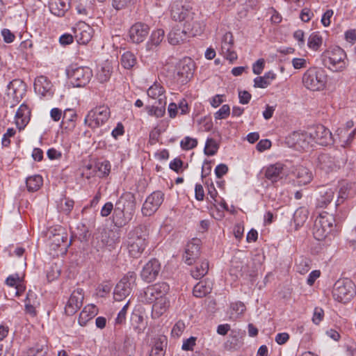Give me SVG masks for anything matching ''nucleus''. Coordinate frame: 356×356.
Returning <instances> with one entry per match:
<instances>
[{
  "mask_svg": "<svg viewBox=\"0 0 356 356\" xmlns=\"http://www.w3.org/2000/svg\"><path fill=\"white\" fill-rule=\"evenodd\" d=\"M271 146V142L268 139L261 140L257 145V149L259 152H263L268 149Z\"/></svg>",
  "mask_w": 356,
  "mask_h": 356,
  "instance_id": "obj_64",
  "label": "nucleus"
},
{
  "mask_svg": "<svg viewBox=\"0 0 356 356\" xmlns=\"http://www.w3.org/2000/svg\"><path fill=\"white\" fill-rule=\"evenodd\" d=\"M76 118V114L72 109H66L63 115L62 123H68L69 126H74V122Z\"/></svg>",
  "mask_w": 356,
  "mask_h": 356,
  "instance_id": "obj_46",
  "label": "nucleus"
},
{
  "mask_svg": "<svg viewBox=\"0 0 356 356\" xmlns=\"http://www.w3.org/2000/svg\"><path fill=\"white\" fill-rule=\"evenodd\" d=\"M311 143L315 142L321 145H329L333 143L330 131L322 124L314 126L308 129Z\"/></svg>",
  "mask_w": 356,
  "mask_h": 356,
  "instance_id": "obj_13",
  "label": "nucleus"
},
{
  "mask_svg": "<svg viewBox=\"0 0 356 356\" xmlns=\"http://www.w3.org/2000/svg\"><path fill=\"white\" fill-rule=\"evenodd\" d=\"M49 233L50 235L49 236L48 241L49 246L51 250H56L61 245H63L65 249L68 246L67 243V234L63 229L59 228L58 229H55L54 233L53 231H50Z\"/></svg>",
  "mask_w": 356,
  "mask_h": 356,
  "instance_id": "obj_25",
  "label": "nucleus"
},
{
  "mask_svg": "<svg viewBox=\"0 0 356 356\" xmlns=\"http://www.w3.org/2000/svg\"><path fill=\"white\" fill-rule=\"evenodd\" d=\"M136 274L134 272L127 273L115 288L113 293L115 300L121 301L127 297L136 285Z\"/></svg>",
  "mask_w": 356,
  "mask_h": 356,
  "instance_id": "obj_10",
  "label": "nucleus"
},
{
  "mask_svg": "<svg viewBox=\"0 0 356 356\" xmlns=\"http://www.w3.org/2000/svg\"><path fill=\"white\" fill-rule=\"evenodd\" d=\"M264 65L265 62L263 58L257 60L252 66L253 73L257 75L260 74L264 68Z\"/></svg>",
  "mask_w": 356,
  "mask_h": 356,
  "instance_id": "obj_58",
  "label": "nucleus"
},
{
  "mask_svg": "<svg viewBox=\"0 0 356 356\" xmlns=\"http://www.w3.org/2000/svg\"><path fill=\"white\" fill-rule=\"evenodd\" d=\"M15 134V130L13 128L8 129L7 131L3 134L1 143L3 146H8L10 143V138Z\"/></svg>",
  "mask_w": 356,
  "mask_h": 356,
  "instance_id": "obj_56",
  "label": "nucleus"
},
{
  "mask_svg": "<svg viewBox=\"0 0 356 356\" xmlns=\"http://www.w3.org/2000/svg\"><path fill=\"white\" fill-rule=\"evenodd\" d=\"M85 1L82 0L76 7L77 13L81 15L92 17L93 14V7L91 3L88 5L84 3Z\"/></svg>",
  "mask_w": 356,
  "mask_h": 356,
  "instance_id": "obj_44",
  "label": "nucleus"
},
{
  "mask_svg": "<svg viewBox=\"0 0 356 356\" xmlns=\"http://www.w3.org/2000/svg\"><path fill=\"white\" fill-rule=\"evenodd\" d=\"M325 82L326 78L323 72L315 67L308 69L302 76L304 86L313 91L322 90Z\"/></svg>",
  "mask_w": 356,
  "mask_h": 356,
  "instance_id": "obj_9",
  "label": "nucleus"
},
{
  "mask_svg": "<svg viewBox=\"0 0 356 356\" xmlns=\"http://www.w3.org/2000/svg\"><path fill=\"white\" fill-rule=\"evenodd\" d=\"M51 85L47 78L44 76H40L35 79L34 82V89L35 92L44 96L51 89Z\"/></svg>",
  "mask_w": 356,
  "mask_h": 356,
  "instance_id": "obj_33",
  "label": "nucleus"
},
{
  "mask_svg": "<svg viewBox=\"0 0 356 356\" xmlns=\"http://www.w3.org/2000/svg\"><path fill=\"white\" fill-rule=\"evenodd\" d=\"M93 29L88 24L79 22L73 28V33L77 42L80 44H86L93 36Z\"/></svg>",
  "mask_w": 356,
  "mask_h": 356,
  "instance_id": "obj_18",
  "label": "nucleus"
},
{
  "mask_svg": "<svg viewBox=\"0 0 356 356\" xmlns=\"http://www.w3.org/2000/svg\"><path fill=\"white\" fill-rule=\"evenodd\" d=\"M1 35L3 36V41L6 43H10L14 41L15 35L9 29H3L1 31Z\"/></svg>",
  "mask_w": 356,
  "mask_h": 356,
  "instance_id": "obj_60",
  "label": "nucleus"
},
{
  "mask_svg": "<svg viewBox=\"0 0 356 356\" xmlns=\"http://www.w3.org/2000/svg\"><path fill=\"white\" fill-rule=\"evenodd\" d=\"M338 188L337 207L343 203L346 200L353 198L356 194V184L353 181L342 180L339 182Z\"/></svg>",
  "mask_w": 356,
  "mask_h": 356,
  "instance_id": "obj_17",
  "label": "nucleus"
},
{
  "mask_svg": "<svg viewBox=\"0 0 356 356\" xmlns=\"http://www.w3.org/2000/svg\"><path fill=\"white\" fill-rule=\"evenodd\" d=\"M164 31L162 29H157L152 32L150 36V40L147 43V47L152 49L153 46H158L163 40Z\"/></svg>",
  "mask_w": 356,
  "mask_h": 356,
  "instance_id": "obj_40",
  "label": "nucleus"
},
{
  "mask_svg": "<svg viewBox=\"0 0 356 356\" xmlns=\"http://www.w3.org/2000/svg\"><path fill=\"white\" fill-rule=\"evenodd\" d=\"M147 231L145 225H139L128 235L127 250L131 257L138 258L147 246Z\"/></svg>",
  "mask_w": 356,
  "mask_h": 356,
  "instance_id": "obj_3",
  "label": "nucleus"
},
{
  "mask_svg": "<svg viewBox=\"0 0 356 356\" xmlns=\"http://www.w3.org/2000/svg\"><path fill=\"white\" fill-rule=\"evenodd\" d=\"M169 285L165 282H160L147 286L140 294L142 302L152 303L165 296L169 291Z\"/></svg>",
  "mask_w": 356,
  "mask_h": 356,
  "instance_id": "obj_12",
  "label": "nucleus"
},
{
  "mask_svg": "<svg viewBox=\"0 0 356 356\" xmlns=\"http://www.w3.org/2000/svg\"><path fill=\"white\" fill-rule=\"evenodd\" d=\"M356 295V288L354 282L348 279L338 280L334 284L332 296L339 302L346 303Z\"/></svg>",
  "mask_w": 356,
  "mask_h": 356,
  "instance_id": "obj_6",
  "label": "nucleus"
},
{
  "mask_svg": "<svg viewBox=\"0 0 356 356\" xmlns=\"http://www.w3.org/2000/svg\"><path fill=\"white\" fill-rule=\"evenodd\" d=\"M164 199V194L161 191H155L150 194L145 200L142 207L144 216H150L154 214L161 205Z\"/></svg>",
  "mask_w": 356,
  "mask_h": 356,
  "instance_id": "obj_16",
  "label": "nucleus"
},
{
  "mask_svg": "<svg viewBox=\"0 0 356 356\" xmlns=\"http://www.w3.org/2000/svg\"><path fill=\"white\" fill-rule=\"evenodd\" d=\"M67 75L70 83L74 87H83L91 79L92 72L88 67L72 65L67 70Z\"/></svg>",
  "mask_w": 356,
  "mask_h": 356,
  "instance_id": "obj_8",
  "label": "nucleus"
},
{
  "mask_svg": "<svg viewBox=\"0 0 356 356\" xmlns=\"http://www.w3.org/2000/svg\"><path fill=\"white\" fill-rule=\"evenodd\" d=\"M324 65L334 72L343 70L346 65V54L339 47H335L325 51L323 55Z\"/></svg>",
  "mask_w": 356,
  "mask_h": 356,
  "instance_id": "obj_5",
  "label": "nucleus"
},
{
  "mask_svg": "<svg viewBox=\"0 0 356 356\" xmlns=\"http://www.w3.org/2000/svg\"><path fill=\"white\" fill-rule=\"evenodd\" d=\"M196 338L191 337L190 338L184 341L181 348L184 350H193V347L195 346Z\"/></svg>",
  "mask_w": 356,
  "mask_h": 356,
  "instance_id": "obj_57",
  "label": "nucleus"
},
{
  "mask_svg": "<svg viewBox=\"0 0 356 356\" xmlns=\"http://www.w3.org/2000/svg\"><path fill=\"white\" fill-rule=\"evenodd\" d=\"M276 74L273 72H268L263 76H257L254 79V86L255 88H265L268 87L271 81L275 79Z\"/></svg>",
  "mask_w": 356,
  "mask_h": 356,
  "instance_id": "obj_35",
  "label": "nucleus"
},
{
  "mask_svg": "<svg viewBox=\"0 0 356 356\" xmlns=\"http://www.w3.org/2000/svg\"><path fill=\"white\" fill-rule=\"evenodd\" d=\"M194 62L191 58L185 57L177 65L175 78L177 81L184 84L193 75Z\"/></svg>",
  "mask_w": 356,
  "mask_h": 356,
  "instance_id": "obj_15",
  "label": "nucleus"
},
{
  "mask_svg": "<svg viewBox=\"0 0 356 356\" xmlns=\"http://www.w3.org/2000/svg\"><path fill=\"white\" fill-rule=\"evenodd\" d=\"M189 35H192L186 28L181 29L179 26H175L168 33V40L172 45H178L187 40Z\"/></svg>",
  "mask_w": 356,
  "mask_h": 356,
  "instance_id": "obj_26",
  "label": "nucleus"
},
{
  "mask_svg": "<svg viewBox=\"0 0 356 356\" xmlns=\"http://www.w3.org/2000/svg\"><path fill=\"white\" fill-rule=\"evenodd\" d=\"M164 89L163 88L157 83H154L147 90V95L152 98H159V101H161V97L163 95Z\"/></svg>",
  "mask_w": 356,
  "mask_h": 356,
  "instance_id": "obj_43",
  "label": "nucleus"
},
{
  "mask_svg": "<svg viewBox=\"0 0 356 356\" xmlns=\"http://www.w3.org/2000/svg\"><path fill=\"white\" fill-rule=\"evenodd\" d=\"M311 261L307 257H300L296 261V270L300 274L305 275L309 272L311 268Z\"/></svg>",
  "mask_w": 356,
  "mask_h": 356,
  "instance_id": "obj_38",
  "label": "nucleus"
},
{
  "mask_svg": "<svg viewBox=\"0 0 356 356\" xmlns=\"http://www.w3.org/2000/svg\"><path fill=\"white\" fill-rule=\"evenodd\" d=\"M251 97V94L246 90L239 91L238 92L239 102L242 104H248L250 102Z\"/></svg>",
  "mask_w": 356,
  "mask_h": 356,
  "instance_id": "obj_62",
  "label": "nucleus"
},
{
  "mask_svg": "<svg viewBox=\"0 0 356 356\" xmlns=\"http://www.w3.org/2000/svg\"><path fill=\"white\" fill-rule=\"evenodd\" d=\"M228 171V167L227 165L221 163L216 166L215 169V173L218 178H221Z\"/></svg>",
  "mask_w": 356,
  "mask_h": 356,
  "instance_id": "obj_61",
  "label": "nucleus"
},
{
  "mask_svg": "<svg viewBox=\"0 0 356 356\" xmlns=\"http://www.w3.org/2000/svg\"><path fill=\"white\" fill-rule=\"evenodd\" d=\"M309 136L308 131H293L286 137L285 142L289 147L298 151L306 150L309 149L311 144Z\"/></svg>",
  "mask_w": 356,
  "mask_h": 356,
  "instance_id": "obj_14",
  "label": "nucleus"
},
{
  "mask_svg": "<svg viewBox=\"0 0 356 356\" xmlns=\"http://www.w3.org/2000/svg\"><path fill=\"white\" fill-rule=\"evenodd\" d=\"M221 54L230 62L237 59V54L234 49V38L231 32L225 33L221 39Z\"/></svg>",
  "mask_w": 356,
  "mask_h": 356,
  "instance_id": "obj_21",
  "label": "nucleus"
},
{
  "mask_svg": "<svg viewBox=\"0 0 356 356\" xmlns=\"http://www.w3.org/2000/svg\"><path fill=\"white\" fill-rule=\"evenodd\" d=\"M185 328H186L185 323L181 321H179L174 325V327L172 330V334L174 336L179 337L182 334V332H184Z\"/></svg>",
  "mask_w": 356,
  "mask_h": 356,
  "instance_id": "obj_54",
  "label": "nucleus"
},
{
  "mask_svg": "<svg viewBox=\"0 0 356 356\" xmlns=\"http://www.w3.org/2000/svg\"><path fill=\"white\" fill-rule=\"evenodd\" d=\"M136 209V198L131 193H124L117 201L113 211L115 225L122 227L133 218Z\"/></svg>",
  "mask_w": 356,
  "mask_h": 356,
  "instance_id": "obj_2",
  "label": "nucleus"
},
{
  "mask_svg": "<svg viewBox=\"0 0 356 356\" xmlns=\"http://www.w3.org/2000/svg\"><path fill=\"white\" fill-rule=\"evenodd\" d=\"M218 149V146L214 139L208 138L207 140L204 147L205 154L208 156H213L217 152Z\"/></svg>",
  "mask_w": 356,
  "mask_h": 356,
  "instance_id": "obj_45",
  "label": "nucleus"
},
{
  "mask_svg": "<svg viewBox=\"0 0 356 356\" xmlns=\"http://www.w3.org/2000/svg\"><path fill=\"white\" fill-rule=\"evenodd\" d=\"M171 16L175 21H185L184 26L192 35L200 34L203 25L195 20V13L191 5L186 0H176L171 7Z\"/></svg>",
  "mask_w": 356,
  "mask_h": 356,
  "instance_id": "obj_1",
  "label": "nucleus"
},
{
  "mask_svg": "<svg viewBox=\"0 0 356 356\" xmlns=\"http://www.w3.org/2000/svg\"><path fill=\"white\" fill-rule=\"evenodd\" d=\"M110 117V110L106 106L96 107L88 112L85 118L84 123L92 129L100 127Z\"/></svg>",
  "mask_w": 356,
  "mask_h": 356,
  "instance_id": "obj_11",
  "label": "nucleus"
},
{
  "mask_svg": "<svg viewBox=\"0 0 356 356\" xmlns=\"http://www.w3.org/2000/svg\"><path fill=\"white\" fill-rule=\"evenodd\" d=\"M129 301H128L124 307L122 308V309L120 311V312L118 314L117 318H115V323L116 324H123L125 322L126 320V314H127V310L129 306Z\"/></svg>",
  "mask_w": 356,
  "mask_h": 356,
  "instance_id": "obj_53",
  "label": "nucleus"
},
{
  "mask_svg": "<svg viewBox=\"0 0 356 356\" xmlns=\"http://www.w3.org/2000/svg\"><path fill=\"white\" fill-rule=\"evenodd\" d=\"M345 163L346 159L337 150L321 153L317 158V167L326 174L337 172Z\"/></svg>",
  "mask_w": 356,
  "mask_h": 356,
  "instance_id": "obj_4",
  "label": "nucleus"
},
{
  "mask_svg": "<svg viewBox=\"0 0 356 356\" xmlns=\"http://www.w3.org/2000/svg\"><path fill=\"white\" fill-rule=\"evenodd\" d=\"M165 352L163 350V341L159 339L155 342L154 346L152 347L149 356H164Z\"/></svg>",
  "mask_w": 356,
  "mask_h": 356,
  "instance_id": "obj_47",
  "label": "nucleus"
},
{
  "mask_svg": "<svg viewBox=\"0 0 356 356\" xmlns=\"http://www.w3.org/2000/svg\"><path fill=\"white\" fill-rule=\"evenodd\" d=\"M147 109L148 110V113L149 115H155L157 118L162 117L165 113L164 106H161L160 108L155 106L147 107Z\"/></svg>",
  "mask_w": 356,
  "mask_h": 356,
  "instance_id": "obj_55",
  "label": "nucleus"
},
{
  "mask_svg": "<svg viewBox=\"0 0 356 356\" xmlns=\"http://www.w3.org/2000/svg\"><path fill=\"white\" fill-rule=\"evenodd\" d=\"M212 287L213 283L211 280H202L194 286L193 290V295L197 298H203L211 293Z\"/></svg>",
  "mask_w": 356,
  "mask_h": 356,
  "instance_id": "obj_31",
  "label": "nucleus"
},
{
  "mask_svg": "<svg viewBox=\"0 0 356 356\" xmlns=\"http://www.w3.org/2000/svg\"><path fill=\"white\" fill-rule=\"evenodd\" d=\"M111 66L109 63L104 64L97 74V78L101 83L107 81L111 75Z\"/></svg>",
  "mask_w": 356,
  "mask_h": 356,
  "instance_id": "obj_42",
  "label": "nucleus"
},
{
  "mask_svg": "<svg viewBox=\"0 0 356 356\" xmlns=\"http://www.w3.org/2000/svg\"><path fill=\"white\" fill-rule=\"evenodd\" d=\"M287 175L288 170L286 165L280 162L270 165L265 169V177L273 183L286 178Z\"/></svg>",
  "mask_w": 356,
  "mask_h": 356,
  "instance_id": "obj_20",
  "label": "nucleus"
},
{
  "mask_svg": "<svg viewBox=\"0 0 356 356\" xmlns=\"http://www.w3.org/2000/svg\"><path fill=\"white\" fill-rule=\"evenodd\" d=\"M293 218L297 225L302 224L307 218L306 211L301 209L296 210L294 213Z\"/></svg>",
  "mask_w": 356,
  "mask_h": 356,
  "instance_id": "obj_51",
  "label": "nucleus"
},
{
  "mask_svg": "<svg viewBox=\"0 0 356 356\" xmlns=\"http://www.w3.org/2000/svg\"><path fill=\"white\" fill-rule=\"evenodd\" d=\"M170 305L169 300L166 298L165 296H162L159 300H156L152 306V316L154 318H159L164 314Z\"/></svg>",
  "mask_w": 356,
  "mask_h": 356,
  "instance_id": "obj_32",
  "label": "nucleus"
},
{
  "mask_svg": "<svg viewBox=\"0 0 356 356\" xmlns=\"http://www.w3.org/2000/svg\"><path fill=\"white\" fill-rule=\"evenodd\" d=\"M323 43L322 37L317 33H312L307 41V45L309 49L317 51Z\"/></svg>",
  "mask_w": 356,
  "mask_h": 356,
  "instance_id": "obj_41",
  "label": "nucleus"
},
{
  "mask_svg": "<svg viewBox=\"0 0 356 356\" xmlns=\"http://www.w3.org/2000/svg\"><path fill=\"white\" fill-rule=\"evenodd\" d=\"M293 175L297 179L300 185H306L313 179L312 172L303 165H297L292 170Z\"/></svg>",
  "mask_w": 356,
  "mask_h": 356,
  "instance_id": "obj_27",
  "label": "nucleus"
},
{
  "mask_svg": "<svg viewBox=\"0 0 356 356\" xmlns=\"http://www.w3.org/2000/svg\"><path fill=\"white\" fill-rule=\"evenodd\" d=\"M201 241L199 238H193L188 242L185 248L184 259L188 265L193 264L200 254Z\"/></svg>",
  "mask_w": 356,
  "mask_h": 356,
  "instance_id": "obj_23",
  "label": "nucleus"
},
{
  "mask_svg": "<svg viewBox=\"0 0 356 356\" xmlns=\"http://www.w3.org/2000/svg\"><path fill=\"white\" fill-rule=\"evenodd\" d=\"M49 6L52 14L61 17L70 8V0H50Z\"/></svg>",
  "mask_w": 356,
  "mask_h": 356,
  "instance_id": "obj_29",
  "label": "nucleus"
},
{
  "mask_svg": "<svg viewBox=\"0 0 356 356\" xmlns=\"http://www.w3.org/2000/svg\"><path fill=\"white\" fill-rule=\"evenodd\" d=\"M31 110L25 104H22L15 114V124L19 130L23 129L30 120Z\"/></svg>",
  "mask_w": 356,
  "mask_h": 356,
  "instance_id": "obj_28",
  "label": "nucleus"
},
{
  "mask_svg": "<svg viewBox=\"0 0 356 356\" xmlns=\"http://www.w3.org/2000/svg\"><path fill=\"white\" fill-rule=\"evenodd\" d=\"M334 191L330 188L322 187L319 189V197L317 198L316 207H326L333 200Z\"/></svg>",
  "mask_w": 356,
  "mask_h": 356,
  "instance_id": "obj_30",
  "label": "nucleus"
},
{
  "mask_svg": "<svg viewBox=\"0 0 356 356\" xmlns=\"http://www.w3.org/2000/svg\"><path fill=\"white\" fill-rule=\"evenodd\" d=\"M230 114V108L227 104H224L214 115L216 120L227 118Z\"/></svg>",
  "mask_w": 356,
  "mask_h": 356,
  "instance_id": "obj_50",
  "label": "nucleus"
},
{
  "mask_svg": "<svg viewBox=\"0 0 356 356\" xmlns=\"http://www.w3.org/2000/svg\"><path fill=\"white\" fill-rule=\"evenodd\" d=\"M209 270V261L206 259L197 264L195 269L191 270V275L195 279H200L204 277Z\"/></svg>",
  "mask_w": 356,
  "mask_h": 356,
  "instance_id": "obj_37",
  "label": "nucleus"
},
{
  "mask_svg": "<svg viewBox=\"0 0 356 356\" xmlns=\"http://www.w3.org/2000/svg\"><path fill=\"white\" fill-rule=\"evenodd\" d=\"M74 201L70 199H62L60 201L59 208L61 211L68 214L74 207Z\"/></svg>",
  "mask_w": 356,
  "mask_h": 356,
  "instance_id": "obj_48",
  "label": "nucleus"
},
{
  "mask_svg": "<svg viewBox=\"0 0 356 356\" xmlns=\"http://www.w3.org/2000/svg\"><path fill=\"white\" fill-rule=\"evenodd\" d=\"M324 317V311L321 307H316L314 311V314L312 317V322L318 325L320 322L322 321Z\"/></svg>",
  "mask_w": 356,
  "mask_h": 356,
  "instance_id": "obj_52",
  "label": "nucleus"
},
{
  "mask_svg": "<svg viewBox=\"0 0 356 356\" xmlns=\"http://www.w3.org/2000/svg\"><path fill=\"white\" fill-rule=\"evenodd\" d=\"M97 314V309L93 305L86 306L79 314V321L81 325L85 324Z\"/></svg>",
  "mask_w": 356,
  "mask_h": 356,
  "instance_id": "obj_34",
  "label": "nucleus"
},
{
  "mask_svg": "<svg viewBox=\"0 0 356 356\" xmlns=\"http://www.w3.org/2000/svg\"><path fill=\"white\" fill-rule=\"evenodd\" d=\"M180 145L183 149L188 150L195 147L197 145V141L195 138L186 136L181 141Z\"/></svg>",
  "mask_w": 356,
  "mask_h": 356,
  "instance_id": "obj_49",
  "label": "nucleus"
},
{
  "mask_svg": "<svg viewBox=\"0 0 356 356\" xmlns=\"http://www.w3.org/2000/svg\"><path fill=\"white\" fill-rule=\"evenodd\" d=\"M74 38V35H72L70 33H65L60 37L59 42L62 45H67L72 43Z\"/></svg>",
  "mask_w": 356,
  "mask_h": 356,
  "instance_id": "obj_63",
  "label": "nucleus"
},
{
  "mask_svg": "<svg viewBox=\"0 0 356 356\" xmlns=\"http://www.w3.org/2000/svg\"><path fill=\"white\" fill-rule=\"evenodd\" d=\"M121 64L125 69H131L136 64V58L131 51L124 52L121 57Z\"/></svg>",
  "mask_w": 356,
  "mask_h": 356,
  "instance_id": "obj_39",
  "label": "nucleus"
},
{
  "mask_svg": "<svg viewBox=\"0 0 356 356\" xmlns=\"http://www.w3.org/2000/svg\"><path fill=\"white\" fill-rule=\"evenodd\" d=\"M161 269L160 263L156 259H151L143 267L141 271V277L147 282L154 281Z\"/></svg>",
  "mask_w": 356,
  "mask_h": 356,
  "instance_id": "obj_24",
  "label": "nucleus"
},
{
  "mask_svg": "<svg viewBox=\"0 0 356 356\" xmlns=\"http://www.w3.org/2000/svg\"><path fill=\"white\" fill-rule=\"evenodd\" d=\"M149 33L148 25L137 22L132 25L129 31L130 40L133 43L139 44L143 42L147 37Z\"/></svg>",
  "mask_w": 356,
  "mask_h": 356,
  "instance_id": "obj_22",
  "label": "nucleus"
},
{
  "mask_svg": "<svg viewBox=\"0 0 356 356\" xmlns=\"http://www.w3.org/2000/svg\"><path fill=\"white\" fill-rule=\"evenodd\" d=\"M84 294L82 289L77 288L70 295L65 307V312L68 316L74 315L83 305Z\"/></svg>",
  "mask_w": 356,
  "mask_h": 356,
  "instance_id": "obj_19",
  "label": "nucleus"
},
{
  "mask_svg": "<svg viewBox=\"0 0 356 356\" xmlns=\"http://www.w3.org/2000/svg\"><path fill=\"white\" fill-rule=\"evenodd\" d=\"M334 218L327 213H321L315 220L313 234L318 241L325 238L334 229Z\"/></svg>",
  "mask_w": 356,
  "mask_h": 356,
  "instance_id": "obj_7",
  "label": "nucleus"
},
{
  "mask_svg": "<svg viewBox=\"0 0 356 356\" xmlns=\"http://www.w3.org/2000/svg\"><path fill=\"white\" fill-rule=\"evenodd\" d=\"M43 179L40 175H35L26 178V184L29 192H35L42 185Z\"/></svg>",
  "mask_w": 356,
  "mask_h": 356,
  "instance_id": "obj_36",
  "label": "nucleus"
},
{
  "mask_svg": "<svg viewBox=\"0 0 356 356\" xmlns=\"http://www.w3.org/2000/svg\"><path fill=\"white\" fill-rule=\"evenodd\" d=\"M98 170L102 176L108 175L111 170V165L108 161H104L98 164Z\"/></svg>",
  "mask_w": 356,
  "mask_h": 356,
  "instance_id": "obj_59",
  "label": "nucleus"
}]
</instances>
